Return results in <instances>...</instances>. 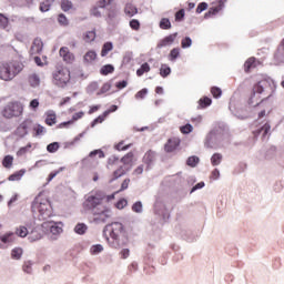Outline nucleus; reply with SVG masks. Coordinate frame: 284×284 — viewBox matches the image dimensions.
<instances>
[{"instance_id":"f257e3e1","label":"nucleus","mask_w":284,"mask_h":284,"mask_svg":"<svg viewBox=\"0 0 284 284\" xmlns=\"http://www.w3.org/2000/svg\"><path fill=\"white\" fill-rule=\"evenodd\" d=\"M110 199H114V195L108 196L105 192L95 190L89 193L82 205L84 210L92 212L93 216H97V221L105 223L108 219H111L112 211L110 207L103 205V201H110Z\"/></svg>"},{"instance_id":"f03ea898","label":"nucleus","mask_w":284,"mask_h":284,"mask_svg":"<svg viewBox=\"0 0 284 284\" xmlns=\"http://www.w3.org/2000/svg\"><path fill=\"white\" fill-rule=\"evenodd\" d=\"M23 62L12 60L10 62L0 63L1 81H12L19 73L23 71Z\"/></svg>"},{"instance_id":"7ed1b4c3","label":"nucleus","mask_w":284,"mask_h":284,"mask_svg":"<svg viewBox=\"0 0 284 284\" xmlns=\"http://www.w3.org/2000/svg\"><path fill=\"white\" fill-rule=\"evenodd\" d=\"M32 210L33 212H39L40 220L42 221H45L52 216V205L48 199H43L41 196L36 197L32 203Z\"/></svg>"},{"instance_id":"20e7f679","label":"nucleus","mask_w":284,"mask_h":284,"mask_svg":"<svg viewBox=\"0 0 284 284\" xmlns=\"http://www.w3.org/2000/svg\"><path fill=\"white\" fill-rule=\"evenodd\" d=\"M108 227H110L111 240L106 237V241L110 247L119 250L121 247V234L124 232L123 224L121 222H113Z\"/></svg>"},{"instance_id":"39448f33","label":"nucleus","mask_w":284,"mask_h":284,"mask_svg":"<svg viewBox=\"0 0 284 284\" xmlns=\"http://www.w3.org/2000/svg\"><path fill=\"white\" fill-rule=\"evenodd\" d=\"M52 77H53V83L58 88H65V85L70 83V79H72L70 75V69L63 68V67L58 68L53 72Z\"/></svg>"},{"instance_id":"423d86ee","label":"nucleus","mask_w":284,"mask_h":284,"mask_svg":"<svg viewBox=\"0 0 284 284\" xmlns=\"http://www.w3.org/2000/svg\"><path fill=\"white\" fill-rule=\"evenodd\" d=\"M21 114H23V104L21 102H9L2 111L4 119H14V116H21Z\"/></svg>"},{"instance_id":"0eeeda50","label":"nucleus","mask_w":284,"mask_h":284,"mask_svg":"<svg viewBox=\"0 0 284 284\" xmlns=\"http://www.w3.org/2000/svg\"><path fill=\"white\" fill-rule=\"evenodd\" d=\"M179 145H181V139L170 138L164 144V152H168V153L176 152V150L179 149Z\"/></svg>"},{"instance_id":"6e6552de","label":"nucleus","mask_w":284,"mask_h":284,"mask_svg":"<svg viewBox=\"0 0 284 284\" xmlns=\"http://www.w3.org/2000/svg\"><path fill=\"white\" fill-rule=\"evenodd\" d=\"M59 54L64 63H74V53H72L68 47H61L59 50Z\"/></svg>"},{"instance_id":"1a4fd4ad","label":"nucleus","mask_w":284,"mask_h":284,"mask_svg":"<svg viewBox=\"0 0 284 284\" xmlns=\"http://www.w3.org/2000/svg\"><path fill=\"white\" fill-rule=\"evenodd\" d=\"M84 114L85 113L83 111L74 113L73 116H72V120H69L67 122H61L60 124H58V129L63 130V129L70 128V125L74 124V121H79V119H83Z\"/></svg>"},{"instance_id":"9d476101","label":"nucleus","mask_w":284,"mask_h":284,"mask_svg":"<svg viewBox=\"0 0 284 284\" xmlns=\"http://www.w3.org/2000/svg\"><path fill=\"white\" fill-rule=\"evenodd\" d=\"M176 37H179V33L176 32L164 37L159 41L158 48H168V45H172L174 41H176Z\"/></svg>"},{"instance_id":"9b49d317","label":"nucleus","mask_w":284,"mask_h":284,"mask_svg":"<svg viewBox=\"0 0 284 284\" xmlns=\"http://www.w3.org/2000/svg\"><path fill=\"white\" fill-rule=\"evenodd\" d=\"M30 128H32V120L27 119L18 126V132L21 134V136H26Z\"/></svg>"},{"instance_id":"f8f14e48","label":"nucleus","mask_w":284,"mask_h":284,"mask_svg":"<svg viewBox=\"0 0 284 284\" xmlns=\"http://www.w3.org/2000/svg\"><path fill=\"white\" fill-rule=\"evenodd\" d=\"M264 91H265V89L263 88V84H261V82L256 83L253 87V91H252L251 97L248 99V103L254 104V97H256V94H261Z\"/></svg>"},{"instance_id":"ddd939ff","label":"nucleus","mask_w":284,"mask_h":284,"mask_svg":"<svg viewBox=\"0 0 284 284\" xmlns=\"http://www.w3.org/2000/svg\"><path fill=\"white\" fill-rule=\"evenodd\" d=\"M43 50V41L41 39L37 38L33 40L31 52L32 54H39Z\"/></svg>"},{"instance_id":"4468645a","label":"nucleus","mask_w":284,"mask_h":284,"mask_svg":"<svg viewBox=\"0 0 284 284\" xmlns=\"http://www.w3.org/2000/svg\"><path fill=\"white\" fill-rule=\"evenodd\" d=\"M270 130H272V126L270 123H265L261 129L253 131L254 136H258V134H262L263 139H265L266 134H270Z\"/></svg>"},{"instance_id":"2eb2a0df","label":"nucleus","mask_w":284,"mask_h":284,"mask_svg":"<svg viewBox=\"0 0 284 284\" xmlns=\"http://www.w3.org/2000/svg\"><path fill=\"white\" fill-rule=\"evenodd\" d=\"M254 68H256V58H248L244 63V72L247 73L251 70H254Z\"/></svg>"},{"instance_id":"dca6fc26","label":"nucleus","mask_w":284,"mask_h":284,"mask_svg":"<svg viewBox=\"0 0 284 284\" xmlns=\"http://www.w3.org/2000/svg\"><path fill=\"white\" fill-rule=\"evenodd\" d=\"M28 81L31 88H39V85L41 84V78H39L37 73L30 74Z\"/></svg>"},{"instance_id":"f3484780","label":"nucleus","mask_w":284,"mask_h":284,"mask_svg":"<svg viewBox=\"0 0 284 284\" xmlns=\"http://www.w3.org/2000/svg\"><path fill=\"white\" fill-rule=\"evenodd\" d=\"M212 105V99L209 97H203L199 100L197 110H205V108H210Z\"/></svg>"},{"instance_id":"a211bd4d","label":"nucleus","mask_w":284,"mask_h":284,"mask_svg":"<svg viewBox=\"0 0 284 284\" xmlns=\"http://www.w3.org/2000/svg\"><path fill=\"white\" fill-rule=\"evenodd\" d=\"M225 6V1L219 0L216 6H213L210 8L209 13L206 14H217V12H221Z\"/></svg>"},{"instance_id":"6ab92c4d","label":"nucleus","mask_w":284,"mask_h":284,"mask_svg":"<svg viewBox=\"0 0 284 284\" xmlns=\"http://www.w3.org/2000/svg\"><path fill=\"white\" fill-rule=\"evenodd\" d=\"M84 63H92V61H97V51L90 50L83 57Z\"/></svg>"},{"instance_id":"aec40b11","label":"nucleus","mask_w":284,"mask_h":284,"mask_svg":"<svg viewBox=\"0 0 284 284\" xmlns=\"http://www.w3.org/2000/svg\"><path fill=\"white\" fill-rule=\"evenodd\" d=\"M24 174H26V169H22L9 175L8 181H21Z\"/></svg>"},{"instance_id":"412c9836","label":"nucleus","mask_w":284,"mask_h":284,"mask_svg":"<svg viewBox=\"0 0 284 284\" xmlns=\"http://www.w3.org/2000/svg\"><path fill=\"white\" fill-rule=\"evenodd\" d=\"M124 12H125V14H128V17H134V14L139 13V9H136V7H134V4L128 3L124 8Z\"/></svg>"},{"instance_id":"4be33fe9","label":"nucleus","mask_w":284,"mask_h":284,"mask_svg":"<svg viewBox=\"0 0 284 284\" xmlns=\"http://www.w3.org/2000/svg\"><path fill=\"white\" fill-rule=\"evenodd\" d=\"M55 0H43L40 3V12H48L52 8Z\"/></svg>"},{"instance_id":"5701e85b","label":"nucleus","mask_w":284,"mask_h":284,"mask_svg":"<svg viewBox=\"0 0 284 284\" xmlns=\"http://www.w3.org/2000/svg\"><path fill=\"white\" fill-rule=\"evenodd\" d=\"M0 241L1 243H4V244L14 243V233L12 232L6 233L4 235L0 236Z\"/></svg>"},{"instance_id":"b1692460","label":"nucleus","mask_w":284,"mask_h":284,"mask_svg":"<svg viewBox=\"0 0 284 284\" xmlns=\"http://www.w3.org/2000/svg\"><path fill=\"white\" fill-rule=\"evenodd\" d=\"M14 234L17 236H19L20 239H26V236H28L29 234V231H28V227L23 226V225H20L16 229V232Z\"/></svg>"},{"instance_id":"393cba45","label":"nucleus","mask_w":284,"mask_h":284,"mask_svg":"<svg viewBox=\"0 0 284 284\" xmlns=\"http://www.w3.org/2000/svg\"><path fill=\"white\" fill-rule=\"evenodd\" d=\"M112 72H114V65L112 64H105L100 69L102 77H108V74H112Z\"/></svg>"},{"instance_id":"a878e982","label":"nucleus","mask_w":284,"mask_h":284,"mask_svg":"<svg viewBox=\"0 0 284 284\" xmlns=\"http://www.w3.org/2000/svg\"><path fill=\"white\" fill-rule=\"evenodd\" d=\"M113 48L114 45L112 44V42H105L101 50V57H108V54L112 52Z\"/></svg>"},{"instance_id":"bb28decb","label":"nucleus","mask_w":284,"mask_h":284,"mask_svg":"<svg viewBox=\"0 0 284 284\" xmlns=\"http://www.w3.org/2000/svg\"><path fill=\"white\" fill-rule=\"evenodd\" d=\"M12 163H14V156L12 155H6L2 160V165L7 170H10V168H12Z\"/></svg>"},{"instance_id":"cd10ccee","label":"nucleus","mask_w":284,"mask_h":284,"mask_svg":"<svg viewBox=\"0 0 284 284\" xmlns=\"http://www.w3.org/2000/svg\"><path fill=\"white\" fill-rule=\"evenodd\" d=\"M172 74V69L168 64H162L160 68V77L165 79L166 77H170Z\"/></svg>"},{"instance_id":"c85d7f7f","label":"nucleus","mask_w":284,"mask_h":284,"mask_svg":"<svg viewBox=\"0 0 284 284\" xmlns=\"http://www.w3.org/2000/svg\"><path fill=\"white\" fill-rule=\"evenodd\" d=\"M221 161H223V154L221 153H214L211 156V165L213 166L221 165Z\"/></svg>"},{"instance_id":"c756f323","label":"nucleus","mask_w":284,"mask_h":284,"mask_svg":"<svg viewBox=\"0 0 284 284\" xmlns=\"http://www.w3.org/2000/svg\"><path fill=\"white\" fill-rule=\"evenodd\" d=\"M21 256H23V248L14 247L11 251V258H13L14 261H19L21 258Z\"/></svg>"},{"instance_id":"7c9ffc66","label":"nucleus","mask_w":284,"mask_h":284,"mask_svg":"<svg viewBox=\"0 0 284 284\" xmlns=\"http://www.w3.org/2000/svg\"><path fill=\"white\" fill-rule=\"evenodd\" d=\"M110 90H112V82H105L97 92V95L101 97V94H106V92H110Z\"/></svg>"},{"instance_id":"2f4dec72","label":"nucleus","mask_w":284,"mask_h":284,"mask_svg":"<svg viewBox=\"0 0 284 284\" xmlns=\"http://www.w3.org/2000/svg\"><path fill=\"white\" fill-rule=\"evenodd\" d=\"M126 172L128 169H125V166H120L118 170L113 172V181H116V179H121V176H124Z\"/></svg>"},{"instance_id":"473e14b6","label":"nucleus","mask_w":284,"mask_h":284,"mask_svg":"<svg viewBox=\"0 0 284 284\" xmlns=\"http://www.w3.org/2000/svg\"><path fill=\"white\" fill-rule=\"evenodd\" d=\"M133 161H134V153H133V152L126 153V154L121 159V163H123L124 165H130V164H132Z\"/></svg>"},{"instance_id":"72a5a7b5","label":"nucleus","mask_w":284,"mask_h":284,"mask_svg":"<svg viewBox=\"0 0 284 284\" xmlns=\"http://www.w3.org/2000/svg\"><path fill=\"white\" fill-rule=\"evenodd\" d=\"M57 123V113L49 112L45 118L47 125H54Z\"/></svg>"},{"instance_id":"f704fd0d","label":"nucleus","mask_w":284,"mask_h":284,"mask_svg":"<svg viewBox=\"0 0 284 284\" xmlns=\"http://www.w3.org/2000/svg\"><path fill=\"white\" fill-rule=\"evenodd\" d=\"M150 72V64L148 62L143 63L141 68L136 70L138 77H143L145 73Z\"/></svg>"},{"instance_id":"c9c22d12","label":"nucleus","mask_w":284,"mask_h":284,"mask_svg":"<svg viewBox=\"0 0 284 284\" xmlns=\"http://www.w3.org/2000/svg\"><path fill=\"white\" fill-rule=\"evenodd\" d=\"M94 39H97V31H88L83 37L85 43H92Z\"/></svg>"},{"instance_id":"e433bc0d","label":"nucleus","mask_w":284,"mask_h":284,"mask_svg":"<svg viewBox=\"0 0 284 284\" xmlns=\"http://www.w3.org/2000/svg\"><path fill=\"white\" fill-rule=\"evenodd\" d=\"M160 28L161 30H170L172 29V22H170V19L162 18L160 21Z\"/></svg>"},{"instance_id":"4c0bfd02","label":"nucleus","mask_w":284,"mask_h":284,"mask_svg":"<svg viewBox=\"0 0 284 284\" xmlns=\"http://www.w3.org/2000/svg\"><path fill=\"white\" fill-rule=\"evenodd\" d=\"M180 57H181V49L179 48L172 49L169 54L170 61H176V59H179Z\"/></svg>"},{"instance_id":"58836bf2","label":"nucleus","mask_w":284,"mask_h":284,"mask_svg":"<svg viewBox=\"0 0 284 284\" xmlns=\"http://www.w3.org/2000/svg\"><path fill=\"white\" fill-rule=\"evenodd\" d=\"M72 8H73L72 1H70V0L61 1V10H63V12H70V10H72Z\"/></svg>"},{"instance_id":"ea45409f","label":"nucleus","mask_w":284,"mask_h":284,"mask_svg":"<svg viewBox=\"0 0 284 284\" xmlns=\"http://www.w3.org/2000/svg\"><path fill=\"white\" fill-rule=\"evenodd\" d=\"M33 132H34L33 136H41L45 133V128L41 124H36L33 126Z\"/></svg>"},{"instance_id":"a19ab883","label":"nucleus","mask_w":284,"mask_h":284,"mask_svg":"<svg viewBox=\"0 0 284 284\" xmlns=\"http://www.w3.org/2000/svg\"><path fill=\"white\" fill-rule=\"evenodd\" d=\"M101 7H99L98 4L97 6H93L91 9H90V14L91 17H95L97 19L101 18L102 17V13H101Z\"/></svg>"},{"instance_id":"79ce46f5","label":"nucleus","mask_w":284,"mask_h":284,"mask_svg":"<svg viewBox=\"0 0 284 284\" xmlns=\"http://www.w3.org/2000/svg\"><path fill=\"white\" fill-rule=\"evenodd\" d=\"M32 149V143H28L26 146H22L18 150L17 156H23V154H28Z\"/></svg>"},{"instance_id":"37998d69","label":"nucleus","mask_w":284,"mask_h":284,"mask_svg":"<svg viewBox=\"0 0 284 284\" xmlns=\"http://www.w3.org/2000/svg\"><path fill=\"white\" fill-rule=\"evenodd\" d=\"M124 144V141L119 142L118 144H115V150H118V152H125V150H130V148H132V144Z\"/></svg>"},{"instance_id":"c03bdc74","label":"nucleus","mask_w":284,"mask_h":284,"mask_svg":"<svg viewBox=\"0 0 284 284\" xmlns=\"http://www.w3.org/2000/svg\"><path fill=\"white\" fill-rule=\"evenodd\" d=\"M199 156L196 155H193V156H190L186 161V164L190 166V168H196V165H199Z\"/></svg>"},{"instance_id":"a18cd8bd","label":"nucleus","mask_w":284,"mask_h":284,"mask_svg":"<svg viewBox=\"0 0 284 284\" xmlns=\"http://www.w3.org/2000/svg\"><path fill=\"white\" fill-rule=\"evenodd\" d=\"M154 152L153 151H149L144 154L143 161L144 163H146L148 165H150V163H152V161H154Z\"/></svg>"},{"instance_id":"49530a36","label":"nucleus","mask_w":284,"mask_h":284,"mask_svg":"<svg viewBox=\"0 0 284 284\" xmlns=\"http://www.w3.org/2000/svg\"><path fill=\"white\" fill-rule=\"evenodd\" d=\"M145 97H148V89H141L140 91H138L134 95V98L136 99V101H142V99H145Z\"/></svg>"},{"instance_id":"de8ad7c7","label":"nucleus","mask_w":284,"mask_h":284,"mask_svg":"<svg viewBox=\"0 0 284 284\" xmlns=\"http://www.w3.org/2000/svg\"><path fill=\"white\" fill-rule=\"evenodd\" d=\"M193 130H194V126H192V124H190V123H187L183 126H180V132L182 134H190L191 132H193Z\"/></svg>"},{"instance_id":"09e8293b","label":"nucleus","mask_w":284,"mask_h":284,"mask_svg":"<svg viewBox=\"0 0 284 284\" xmlns=\"http://www.w3.org/2000/svg\"><path fill=\"white\" fill-rule=\"evenodd\" d=\"M74 232L77 234H83L84 232H88V226L83 223H80V224L75 225Z\"/></svg>"},{"instance_id":"8fccbe9b","label":"nucleus","mask_w":284,"mask_h":284,"mask_svg":"<svg viewBox=\"0 0 284 284\" xmlns=\"http://www.w3.org/2000/svg\"><path fill=\"white\" fill-rule=\"evenodd\" d=\"M108 119V115H105V112L102 115H99L97 119H94L91 123V128H94V125H98V123H103Z\"/></svg>"},{"instance_id":"3c124183","label":"nucleus","mask_w":284,"mask_h":284,"mask_svg":"<svg viewBox=\"0 0 284 284\" xmlns=\"http://www.w3.org/2000/svg\"><path fill=\"white\" fill-rule=\"evenodd\" d=\"M131 30H135V31H139L141 30V22H139V20L136 19H132L129 23Z\"/></svg>"},{"instance_id":"603ef678","label":"nucleus","mask_w":284,"mask_h":284,"mask_svg":"<svg viewBox=\"0 0 284 284\" xmlns=\"http://www.w3.org/2000/svg\"><path fill=\"white\" fill-rule=\"evenodd\" d=\"M58 150H59V142L50 143L47 146V151L50 152L51 154H54V152H57Z\"/></svg>"},{"instance_id":"864d4df0","label":"nucleus","mask_w":284,"mask_h":284,"mask_svg":"<svg viewBox=\"0 0 284 284\" xmlns=\"http://www.w3.org/2000/svg\"><path fill=\"white\" fill-rule=\"evenodd\" d=\"M211 94L214 97V99H219L223 94V91L221 88L213 87L211 88Z\"/></svg>"},{"instance_id":"5fc2aeb1","label":"nucleus","mask_w":284,"mask_h":284,"mask_svg":"<svg viewBox=\"0 0 284 284\" xmlns=\"http://www.w3.org/2000/svg\"><path fill=\"white\" fill-rule=\"evenodd\" d=\"M10 23V20H8V17H6L3 13H0V26L1 28L6 29Z\"/></svg>"},{"instance_id":"6e6d98bb","label":"nucleus","mask_w":284,"mask_h":284,"mask_svg":"<svg viewBox=\"0 0 284 284\" xmlns=\"http://www.w3.org/2000/svg\"><path fill=\"white\" fill-rule=\"evenodd\" d=\"M183 19H185V9H180V10L175 13V21H176V22H181V21H183Z\"/></svg>"},{"instance_id":"4d7b16f0","label":"nucleus","mask_w":284,"mask_h":284,"mask_svg":"<svg viewBox=\"0 0 284 284\" xmlns=\"http://www.w3.org/2000/svg\"><path fill=\"white\" fill-rule=\"evenodd\" d=\"M97 90H99V82H91L89 85H88V92L90 94H92L93 92H97Z\"/></svg>"},{"instance_id":"13d9d810","label":"nucleus","mask_w":284,"mask_h":284,"mask_svg":"<svg viewBox=\"0 0 284 284\" xmlns=\"http://www.w3.org/2000/svg\"><path fill=\"white\" fill-rule=\"evenodd\" d=\"M132 210L136 212V214H141V212H143V204L141 202H135L132 205Z\"/></svg>"},{"instance_id":"bf43d9fd","label":"nucleus","mask_w":284,"mask_h":284,"mask_svg":"<svg viewBox=\"0 0 284 284\" xmlns=\"http://www.w3.org/2000/svg\"><path fill=\"white\" fill-rule=\"evenodd\" d=\"M99 155V159H104L105 158V153H103L101 150H94L92 151L89 156L91 159H94V156Z\"/></svg>"},{"instance_id":"052dcab7","label":"nucleus","mask_w":284,"mask_h":284,"mask_svg":"<svg viewBox=\"0 0 284 284\" xmlns=\"http://www.w3.org/2000/svg\"><path fill=\"white\" fill-rule=\"evenodd\" d=\"M112 1H114V0H99V1L97 2V6H98L99 8H108V6H111V4H112Z\"/></svg>"},{"instance_id":"680f3d73","label":"nucleus","mask_w":284,"mask_h":284,"mask_svg":"<svg viewBox=\"0 0 284 284\" xmlns=\"http://www.w3.org/2000/svg\"><path fill=\"white\" fill-rule=\"evenodd\" d=\"M50 232L51 234H61V232H63V229H61V226H58L57 224H52L50 226Z\"/></svg>"},{"instance_id":"e2e57ef3","label":"nucleus","mask_w":284,"mask_h":284,"mask_svg":"<svg viewBox=\"0 0 284 284\" xmlns=\"http://www.w3.org/2000/svg\"><path fill=\"white\" fill-rule=\"evenodd\" d=\"M190 45H192V39L190 37L182 39V41H181L182 48H184V49L190 48Z\"/></svg>"},{"instance_id":"0e129e2a","label":"nucleus","mask_w":284,"mask_h":284,"mask_svg":"<svg viewBox=\"0 0 284 284\" xmlns=\"http://www.w3.org/2000/svg\"><path fill=\"white\" fill-rule=\"evenodd\" d=\"M61 172H63V168H60L58 171L51 172L47 179L48 183H50V181H52L58 174H61Z\"/></svg>"},{"instance_id":"69168bd1","label":"nucleus","mask_w":284,"mask_h":284,"mask_svg":"<svg viewBox=\"0 0 284 284\" xmlns=\"http://www.w3.org/2000/svg\"><path fill=\"white\" fill-rule=\"evenodd\" d=\"M58 22L60 23V26H68V18L65 17V14H59Z\"/></svg>"},{"instance_id":"338daca9","label":"nucleus","mask_w":284,"mask_h":284,"mask_svg":"<svg viewBox=\"0 0 284 284\" xmlns=\"http://www.w3.org/2000/svg\"><path fill=\"white\" fill-rule=\"evenodd\" d=\"M204 10H207V3L206 2H202L197 6L196 13L201 14V12H204Z\"/></svg>"},{"instance_id":"774afa93","label":"nucleus","mask_w":284,"mask_h":284,"mask_svg":"<svg viewBox=\"0 0 284 284\" xmlns=\"http://www.w3.org/2000/svg\"><path fill=\"white\" fill-rule=\"evenodd\" d=\"M102 250H103V245H101V244L93 245V246L91 247V252H92L93 254H99V253H101Z\"/></svg>"}]
</instances>
